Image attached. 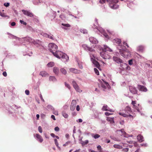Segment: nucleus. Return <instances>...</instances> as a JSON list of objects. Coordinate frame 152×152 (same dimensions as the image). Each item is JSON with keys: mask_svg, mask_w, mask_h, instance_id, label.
<instances>
[{"mask_svg": "<svg viewBox=\"0 0 152 152\" xmlns=\"http://www.w3.org/2000/svg\"><path fill=\"white\" fill-rule=\"evenodd\" d=\"M78 65L79 66V68L80 69H82L83 68V66L81 62L77 61Z\"/></svg>", "mask_w": 152, "mask_h": 152, "instance_id": "47", "label": "nucleus"}, {"mask_svg": "<svg viewBox=\"0 0 152 152\" xmlns=\"http://www.w3.org/2000/svg\"><path fill=\"white\" fill-rule=\"evenodd\" d=\"M94 70L95 72L97 75H99V72L96 68H94Z\"/></svg>", "mask_w": 152, "mask_h": 152, "instance_id": "51", "label": "nucleus"}, {"mask_svg": "<svg viewBox=\"0 0 152 152\" xmlns=\"http://www.w3.org/2000/svg\"><path fill=\"white\" fill-rule=\"evenodd\" d=\"M61 72L63 74L66 75L67 73L66 71L64 68H61L60 69Z\"/></svg>", "mask_w": 152, "mask_h": 152, "instance_id": "44", "label": "nucleus"}, {"mask_svg": "<svg viewBox=\"0 0 152 152\" xmlns=\"http://www.w3.org/2000/svg\"><path fill=\"white\" fill-rule=\"evenodd\" d=\"M40 34L44 37L48 38L53 40H56V39L54 37L53 35L51 34H48L43 32H41L40 33Z\"/></svg>", "mask_w": 152, "mask_h": 152, "instance_id": "9", "label": "nucleus"}, {"mask_svg": "<svg viewBox=\"0 0 152 152\" xmlns=\"http://www.w3.org/2000/svg\"><path fill=\"white\" fill-rule=\"evenodd\" d=\"M132 104L133 105V107L134 106L136 105V102L135 101H132Z\"/></svg>", "mask_w": 152, "mask_h": 152, "instance_id": "56", "label": "nucleus"}, {"mask_svg": "<svg viewBox=\"0 0 152 152\" xmlns=\"http://www.w3.org/2000/svg\"><path fill=\"white\" fill-rule=\"evenodd\" d=\"M97 47L100 50L102 49V51L100 52V55L103 59H109L110 58V55L108 54L107 52L103 51V49L101 47L100 45H97Z\"/></svg>", "mask_w": 152, "mask_h": 152, "instance_id": "7", "label": "nucleus"}, {"mask_svg": "<svg viewBox=\"0 0 152 152\" xmlns=\"http://www.w3.org/2000/svg\"><path fill=\"white\" fill-rule=\"evenodd\" d=\"M49 49L52 53L54 52L58 49V46L54 43H50L48 45Z\"/></svg>", "mask_w": 152, "mask_h": 152, "instance_id": "8", "label": "nucleus"}, {"mask_svg": "<svg viewBox=\"0 0 152 152\" xmlns=\"http://www.w3.org/2000/svg\"><path fill=\"white\" fill-rule=\"evenodd\" d=\"M65 85L66 87H67L69 89H70L71 87L70 85L69 84L65 82Z\"/></svg>", "mask_w": 152, "mask_h": 152, "instance_id": "55", "label": "nucleus"}, {"mask_svg": "<svg viewBox=\"0 0 152 152\" xmlns=\"http://www.w3.org/2000/svg\"><path fill=\"white\" fill-rule=\"evenodd\" d=\"M4 5L6 7H8L10 6V3L8 2L4 3Z\"/></svg>", "mask_w": 152, "mask_h": 152, "instance_id": "57", "label": "nucleus"}, {"mask_svg": "<svg viewBox=\"0 0 152 152\" xmlns=\"http://www.w3.org/2000/svg\"><path fill=\"white\" fill-rule=\"evenodd\" d=\"M20 41H23V42L25 43H33L34 45H36L39 42V40H37V41H35L34 39H32L30 37H23L21 38H20Z\"/></svg>", "mask_w": 152, "mask_h": 152, "instance_id": "3", "label": "nucleus"}, {"mask_svg": "<svg viewBox=\"0 0 152 152\" xmlns=\"http://www.w3.org/2000/svg\"><path fill=\"white\" fill-rule=\"evenodd\" d=\"M80 31L82 33H83V34H87L88 32L87 30L86 29L84 28L80 29Z\"/></svg>", "mask_w": 152, "mask_h": 152, "instance_id": "45", "label": "nucleus"}, {"mask_svg": "<svg viewBox=\"0 0 152 152\" xmlns=\"http://www.w3.org/2000/svg\"><path fill=\"white\" fill-rule=\"evenodd\" d=\"M76 102L75 100H73L71 103V105H74L76 106Z\"/></svg>", "mask_w": 152, "mask_h": 152, "instance_id": "52", "label": "nucleus"}, {"mask_svg": "<svg viewBox=\"0 0 152 152\" xmlns=\"http://www.w3.org/2000/svg\"><path fill=\"white\" fill-rule=\"evenodd\" d=\"M90 42L92 44H96L98 42L96 39L93 37H90L89 38Z\"/></svg>", "mask_w": 152, "mask_h": 152, "instance_id": "23", "label": "nucleus"}, {"mask_svg": "<svg viewBox=\"0 0 152 152\" xmlns=\"http://www.w3.org/2000/svg\"><path fill=\"white\" fill-rule=\"evenodd\" d=\"M62 116L65 118H67L68 117V115L65 111H62Z\"/></svg>", "mask_w": 152, "mask_h": 152, "instance_id": "42", "label": "nucleus"}, {"mask_svg": "<svg viewBox=\"0 0 152 152\" xmlns=\"http://www.w3.org/2000/svg\"><path fill=\"white\" fill-rule=\"evenodd\" d=\"M72 84L75 89V90L78 92L81 93L82 92V90L80 89L78 85L77 84L75 80H73L72 81Z\"/></svg>", "mask_w": 152, "mask_h": 152, "instance_id": "10", "label": "nucleus"}, {"mask_svg": "<svg viewBox=\"0 0 152 152\" xmlns=\"http://www.w3.org/2000/svg\"><path fill=\"white\" fill-rule=\"evenodd\" d=\"M88 142V140H86L85 141H81L80 143L81 144L82 146H84L86 145H87Z\"/></svg>", "mask_w": 152, "mask_h": 152, "instance_id": "38", "label": "nucleus"}, {"mask_svg": "<svg viewBox=\"0 0 152 152\" xmlns=\"http://www.w3.org/2000/svg\"><path fill=\"white\" fill-rule=\"evenodd\" d=\"M104 50L103 49V50H105L106 51H106L110 52L113 51L112 49L107 45H104Z\"/></svg>", "mask_w": 152, "mask_h": 152, "instance_id": "28", "label": "nucleus"}, {"mask_svg": "<svg viewBox=\"0 0 152 152\" xmlns=\"http://www.w3.org/2000/svg\"><path fill=\"white\" fill-rule=\"evenodd\" d=\"M145 47L143 45H140L137 47V49L140 52H142L145 49Z\"/></svg>", "mask_w": 152, "mask_h": 152, "instance_id": "30", "label": "nucleus"}, {"mask_svg": "<svg viewBox=\"0 0 152 152\" xmlns=\"http://www.w3.org/2000/svg\"><path fill=\"white\" fill-rule=\"evenodd\" d=\"M54 130L58 132L59 130V128L58 127L56 126Z\"/></svg>", "mask_w": 152, "mask_h": 152, "instance_id": "64", "label": "nucleus"}, {"mask_svg": "<svg viewBox=\"0 0 152 152\" xmlns=\"http://www.w3.org/2000/svg\"><path fill=\"white\" fill-rule=\"evenodd\" d=\"M119 123L120 124H121V125H123L124 124V120H121L120 121Z\"/></svg>", "mask_w": 152, "mask_h": 152, "instance_id": "62", "label": "nucleus"}, {"mask_svg": "<svg viewBox=\"0 0 152 152\" xmlns=\"http://www.w3.org/2000/svg\"><path fill=\"white\" fill-rule=\"evenodd\" d=\"M115 56L117 57L119 56L120 55L119 53L118 52H115L114 53Z\"/></svg>", "mask_w": 152, "mask_h": 152, "instance_id": "63", "label": "nucleus"}, {"mask_svg": "<svg viewBox=\"0 0 152 152\" xmlns=\"http://www.w3.org/2000/svg\"><path fill=\"white\" fill-rule=\"evenodd\" d=\"M34 137L39 142H40L41 143L43 141V139L42 136L38 134H34Z\"/></svg>", "mask_w": 152, "mask_h": 152, "instance_id": "17", "label": "nucleus"}, {"mask_svg": "<svg viewBox=\"0 0 152 152\" xmlns=\"http://www.w3.org/2000/svg\"><path fill=\"white\" fill-rule=\"evenodd\" d=\"M120 66L123 69L129 70L130 69V68L128 65L127 64L124 63L123 61L122 63H120Z\"/></svg>", "mask_w": 152, "mask_h": 152, "instance_id": "16", "label": "nucleus"}, {"mask_svg": "<svg viewBox=\"0 0 152 152\" xmlns=\"http://www.w3.org/2000/svg\"><path fill=\"white\" fill-rule=\"evenodd\" d=\"M129 89L130 92L132 94H137V90L136 87L132 86H129Z\"/></svg>", "mask_w": 152, "mask_h": 152, "instance_id": "18", "label": "nucleus"}, {"mask_svg": "<svg viewBox=\"0 0 152 152\" xmlns=\"http://www.w3.org/2000/svg\"><path fill=\"white\" fill-rule=\"evenodd\" d=\"M22 11L23 14L28 16L32 17L34 16L33 14L29 10H22Z\"/></svg>", "mask_w": 152, "mask_h": 152, "instance_id": "12", "label": "nucleus"}, {"mask_svg": "<svg viewBox=\"0 0 152 152\" xmlns=\"http://www.w3.org/2000/svg\"><path fill=\"white\" fill-rule=\"evenodd\" d=\"M20 22L22 24H23L24 25H26L27 24V23L26 22H24L23 20H20Z\"/></svg>", "mask_w": 152, "mask_h": 152, "instance_id": "53", "label": "nucleus"}, {"mask_svg": "<svg viewBox=\"0 0 152 152\" xmlns=\"http://www.w3.org/2000/svg\"><path fill=\"white\" fill-rule=\"evenodd\" d=\"M55 144L56 146H58V140L56 139H54Z\"/></svg>", "mask_w": 152, "mask_h": 152, "instance_id": "59", "label": "nucleus"}, {"mask_svg": "<svg viewBox=\"0 0 152 152\" xmlns=\"http://www.w3.org/2000/svg\"><path fill=\"white\" fill-rule=\"evenodd\" d=\"M113 147L116 148L121 149H122L123 147L122 146H121L119 145L114 144L113 145Z\"/></svg>", "mask_w": 152, "mask_h": 152, "instance_id": "40", "label": "nucleus"}, {"mask_svg": "<svg viewBox=\"0 0 152 152\" xmlns=\"http://www.w3.org/2000/svg\"><path fill=\"white\" fill-rule=\"evenodd\" d=\"M129 150V148H123L122 149V151L124 152H127Z\"/></svg>", "mask_w": 152, "mask_h": 152, "instance_id": "58", "label": "nucleus"}, {"mask_svg": "<svg viewBox=\"0 0 152 152\" xmlns=\"http://www.w3.org/2000/svg\"><path fill=\"white\" fill-rule=\"evenodd\" d=\"M0 15L3 17L6 16L5 14L4 13H2L1 11H0Z\"/></svg>", "mask_w": 152, "mask_h": 152, "instance_id": "60", "label": "nucleus"}, {"mask_svg": "<svg viewBox=\"0 0 152 152\" xmlns=\"http://www.w3.org/2000/svg\"><path fill=\"white\" fill-rule=\"evenodd\" d=\"M63 53L61 52L60 51H56V50L54 52H53V54L57 58L60 59L61 56L63 54Z\"/></svg>", "mask_w": 152, "mask_h": 152, "instance_id": "15", "label": "nucleus"}, {"mask_svg": "<svg viewBox=\"0 0 152 152\" xmlns=\"http://www.w3.org/2000/svg\"><path fill=\"white\" fill-rule=\"evenodd\" d=\"M95 57H96V56ZM90 57L91 58V60L92 61V63L96 68L99 69L100 66L99 62L94 59L95 58L93 57L92 56H90Z\"/></svg>", "mask_w": 152, "mask_h": 152, "instance_id": "11", "label": "nucleus"}, {"mask_svg": "<svg viewBox=\"0 0 152 152\" xmlns=\"http://www.w3.org/2000/svg\"><path fill=\"white\" fill-rule=\"evenodd\" d=\"M103 141L104 143H108L110 142V140L106 137L103 138Z\"/></svg>", "mask_w": 152, "mask_h": 152, "instance_id": "43", "label": "nucleus"}, {"mask_svg": "<svg viewBox=\"0 0 152 152\" xmlns=\"http://www.w3.org/2000/svg\"><path fill=\"white\" fill-rule=\"evenodd\" d=\"M53 113L56 115H58V112L57 110H55V109H54V110H53Z\"/></svg>", "mask_w": 152, "mask_h": 152, "instance_id": "50", "label": "nucleus"}, {"mask_svg": "<svg viewBox=\"0 0 152 152\" xmlns=\"http://www.w3.org/2000/svg\"><path fill=\"white\" fill-rule=\"evenodd\" d=\"M102 110L105 111H109L110 112H113L114 111L110 109L107 105L104 104L102 108Z\"/></svg>", "mask_w": 152, "mask_h": 152, "instance_id": "20", "label": "nucleus"}, {"mask_svg": "<svg viewBox=\"0 0 152 152\" xmlns=\"http://www.w3.org/2000/svg\"><path fill=\"white\" fill-rule=\"evenodd\" d=\"M47 108L50 110L53 111V110H54V108L51 105H48L47 106Z\"/></svg>", "mask_w": 152, "mask_h": 152, "instance_id": "41", "label": "nucleus"}, {"mask_svg": "<svg viewBox=\"0 0 152 152\" xmlns=\"http://www.w3.org/2000/svg\"><path fill=\"white\" fill-rule=\"evenodd\" d=\"M113 42L115 43H116L118 45L120 44L121 42V40L120 39L118 38H115L113 40Z\"/></svg>", "mask_w": 152, "mask_h": 152, "instance_id": "33", "label": "nucleus"}, {"mask_svg": "<svg viewBox=\"0 0 152 152\" xmlns=\"http://www.w3.org/2000/svg\"><path fill=\"white\" fill-rule=\"evenodd\" d=\"M98 86L99 88H101L103 91H105L106 90H108L110 88V86L108 83L104 80H102V82H101L99 84Z\"/></svg>", "mask_w": 152, "mask_h": 152, "instance_id": "6", "label": "nucleus"}, {"mask_svg": "<svg viewBox=\"0 0 152 152\" xmlns=\"http://www.w3.org/2000/svg\"><path fill=\"white\" fill-rule=\"evenodd\" d=\"M125 111L126 113L129 114L132 112V110L131 107L129 106H127L125 109Z\"/></svg>", "mask_w": 152, "mask_h": 152, "instance_id": "34", "label": "nucleus"}, {"mask_svg": "<svg viewBox=\"0 0 152 152\" xmlns=\"http://www.w3.org/2000/svg\"><path fill=\"white\" fill-rule=\"evenodd\" d=\"M107 121L110 122V124H113L114 123V118L113 117H107Z\"/></svg>", "mask_w": 152, "mask_h": 152, "instance_id": "32", "label": "nucleus"}, {"mask_svg": "<svg viewBox=\"0 0 152 152\" xmlns=\"http://www.w3.org/2000/svg\"><path fill=\"white\" fill-rule=\"evenodd\" d=\"M134 60L131 59L128 61V64L130 65H132L133 64V61Z\"/></svg>", "mask_w": 152, "mask_h": 152, "instance_id": "48", "label": "nucleus"}, {"mask_svg": "<svg viewBox=\"0 0 152 152\" xmlns=\"http://www.w3.org/2000/svg\"><path fill=\"white\" fill-rule=\"evenodd\" d=\"M55 64L54 62H50L48 63L47 64V66L48 67H52L54 66Z\"/></svg>", "mask_w": 152, "mask_h": 152, "instance_id": "39", "label": "nucleus"}, {"mask_svg": "<svg viewBox=\"0 0 152 152\" xmlns=\"http://www.w3.org/2000/svg\"><path fill=\"white\" fill-rule=\"evenodd\" d=\"M61 58L62 61L65 63L68 62L69 60V56L66 54L64 53H63L61 56Z\"/></svg>", "mask_w": 152, "mask_h": 152, "instance_id": "13", "label": "nucleus"}, {"mask_svg": "<svg viewBox=\"0 0 152 152\" xmlns=\"http://www.w3.org/2000/svg\"><path fill=\"white\" fill-rule=\"evenodd\" d=\"M113 61L117 64H119L122 63L123 60L118 57L114 56L113 57Z\"/></svg>", "mask_w": 152, "mask_h": 152, "instance_id": "21", "label": "nucleus"}, {"mask_svg": "<svg viewBox=\"0 0 152 152\" xmlns=\"http://www.w3.org/2000/svg\"><path fill=\"white\" fill-rule=\"evenodd\" d=\"M75 107L76 106L71 104L70 107V110L72 111H73L75 110Z\"/></svg>", "mask_w": 152, "mask_h": 152, "instance_id": "49", "label": "nucleus"}, {"mask_svg": "<svg viewBox=\"0 0 152 152\" xmlns=\"http://www.w3.org/2000/svg\"><path fill=\"white\" fill-rule=\"evenodd\" d=\"M53 71L56 75H58L59 72V69L56 67H54L53 68Z\"/></svg>", "mask_w": 152, "mask_h": 152, "instance_id": "29", "label": "nucleus"}, {"mask_svg": "<svg viewBox=\"0 0 152 152\" xmlns=\"http://www.w3.org/2000/svg\"><path fill=\"white\" fill-rule=\"evenodd\" d=\"M69 70L70 72L75 74H79L81 72L80 70L74 68H70Z\"/></svg>", "mask_w": 152, "mask_h": 152, "instance_id": "22", "label": "nucleus"}, {"mask_svg": "<svg viewBox=\"0 0 152 152\" xmlns=\"http://www.w3.org/2000/svg\"><path fill=\"white\" fill-rule=\"evenodd\" d=\"M47 72L45 71H42L40 72L39 75L42 77H45L48 75Z\"/></svg>", "mask_w": 152, "mask_h": 152, "instance_id": "36", "label": "nucleus"}, {"mask_svg": "<svg viewBox=\"0 0 152 152\" xmlns=\"http://www.w3.org/2000/svg\"><path fill=\"white\" fill-rule=\"evenodd\" d=\"M68 107V105L67 104H65L63 107L64 109L66 110L67 108Z\"/></svg>", "mask_w": 152, "mask_h": 152, "instance_id": "61", "label": "nucleus"}, {"mask_svg": "<svg viewBox=\"0 0 152 152\" xmlns=\"http://www.w3.org/2000/svg\"><path fill=\"white\" fill-rule=\"evenodd\" d=\"M38 130L40 133H42V128L41 126H39L38 127Z\"/></svg>", "mask_w": 152, "mask_h": 152, "instance_id": "54", "label": "nucleus"}, {"mask_svg": "<svg viewBox=\"0 0 152 152\" xmlns=\"http://www.w3.org/2000/svg\"><path fill=\"white\" fill-rule=\"evenodd\" d=\"M7 34L8 35V37L10 38L15 39L17 40H20V38L14 36L9 33H7Z\"/></svg>", "mask_w": 152, "mask_h": 152, "instance_id": "27", "label": "nucleus"}, {"mask_svg": "<svg viewBox=\"0 0 152 152\" xmlns=\"http://www.w3.org/2000/svg\"><path fill=\"white\" fill-rule=\"evenodd\" d=\"M137 88L140 91L146 92L148 91L146 88L143 86L138 85Z\"/></svg>", "mask_w": 152, "mask_h": 152, "instance_id": "19", "label": "nucleus"}, {"mask_svg": "<svg viewBox=\"0 0 152 152\" xmlns=\"http://www.w3.org/2000/svg\"><path fill=\"white\" fill-rule=\"evenodd\" d=\"M137 138L138 140L140 142H141L144 141L143 137L140 134H139L137 136Z\"/></svg>", "mask_w": 152, "mask_h": 152, "instance_id": "31", "label": "nucleus"}, {"mask_svg": "<svg viewBox=\"0 0 152 152\" xmlns=\"http://www.w3.org/2000/svg\"><path fill=\"white\" fill-rule=\"evenodd\" d=\"M49 80L50 81H52L53 82H56L57 79L55 76H50L49 77Z\"/></svg>", "mask_w": 152, "mask_h": 152, "instance_id": "35", "label": "nucleus"}, {"mask_svg": "<svg viewBox=\"0 0 152 152\" xmlns=\"http://www.w3.org/2000/svg\"><path fill=\"white\" fill-rule=\"evenodd\" d=\"M33 2L34 4L36 5H39L40 3L39 0H34L33 1Z\"/></svg>", "mask_w": 152, "mask_h": 152, "instance_id": "46", "label": "nucleus"}, {"mask_svg": "<svg viewBox=\"0 0 152 152\" xmlns=\"http://www.w3.org/2000/svg\"><path fill=\"white\" fill-rule=\"evenodd\" d=\"M119 115L124 117H129L133 119V117L132 115L129 114H126V113H119Z\"/></svg>", "mask_w": 152, "mask_h": 152, "instance_id": "26", "label": "nucleus"}, {"mask_svg": "<svg viewBox=\"0 0 152 152\" xmlns=\"http://www.w3.org/2000/svg\"><path fill=\"white\" fill-rule=\"evenodd\" d=\"M109 3L110 7L112 9L115 10L119 8V5L117 4L118 0H107Z\"/></svg>", "mask_w": 152, "mask_h": 152, "instance_id": "4", "label": "nucleus"}, {"mask_svg": "<svg viewBox=\"0 0 152 152\" xmlns=\"http://www.w3.org/2000/svg\"><path fill=\"white\" fill-rule=\"evenodd\" d=\"M91 136L95 139H97L100 137V135L98 134H92Z\"/></svg>", "mask_w": 152, "mask_h": 152, "instance_id": "37", "label": "nucleus"}, {"mask_svg": "<svg viewBox=\"0 0 152 152\" xmlns=\"http://www.w3.org/2000/svg\"><path fill=\"white\" fill-rule=\"evenodd\" d=\"M117 131L120 132L121 133V135H123L125 137L128 138V137H132V134L129 135L127 134L124 131V129H122L121 130H118Z\"/></svg>", "mask_w": 152, "mask_h": 152, "instance_id": "14", "label": "nucleus"}, {"mask_svg": "<svg viewBox=\"0 0 152 152\" xmlns=\"http://www.w3.org/2000/svg\"><path fill=\"white\" fill-rule=\"evenodd\" d=\"M127 48H129V46L125 41L123 42V44L121 43L117 45V48L119 50L120 53L124 58H127L130 55V52L126 50Z\"/></svg>", "mask_w": 152, "mask_h": 152, "instance_id": "1", "label": "nucleus"}, {"mask_svg": "<svg viewBox=\"0 0 152 152\" xmlns=\"http://www.w3.org/2000/svg\"><path fill=\"white\" fill-rule=\"evenodd\" d=\"M61 25V28L64 30H68V28L71 26L68 23H62Z\"/></svg>", "mask_w": 152, "mask_h": 152, "instance_id": "24", "label": "nucleus"}, {"mask_svg": "<svg viewBox=\"0 0 152 152\" xmlns=\"http://www.w3.org/2000/svg\"><path fill=\"white\" fill-rule=\"evenodd\" d=\"M95 23L93 24L92 26L93 28L94 29H96V30L95 31L97 32H99L102 34L106 40H107L109 39V36L106 33L105 30L101 27H98L97 23V20L96 18L95 20Z\"/></svg>", "mask_w": 152, "mask_h": 152, "instance_id": "2", "label": "nucleus"}, {"mask_svg": "<svg viewBox=\"0 0 152 152\" xmlns=\"http://www.w3.org/2000/svg\"><path fill=\"white\" fill-rule=\"evenodd\" d=\"M133 108L134 109L135 111H137L138 112H140V110L142 109L141 106L139 104H136V106H134L133 107Z\"/></svg>", "mask_w": 152, "mask_h": 152, "instance_id": "25", "label": "nucleus"}, {"mask_svg": "<svg viewBox=\"0 0 152 152\" xmlns=\"http://www.w3.org/2000/svg\"><path fill=\"white\" fill-rule=\"evenodd\" d=\"M82 47L85 50L89 52L90 56H92L93 57L95 58V50L94 49L88 46L86 44L83 45Z\"/></svg>", "mask_w": 152, "mask_h": 152, "instance_id": "5", "label": "nucleus"}]
</instances>
